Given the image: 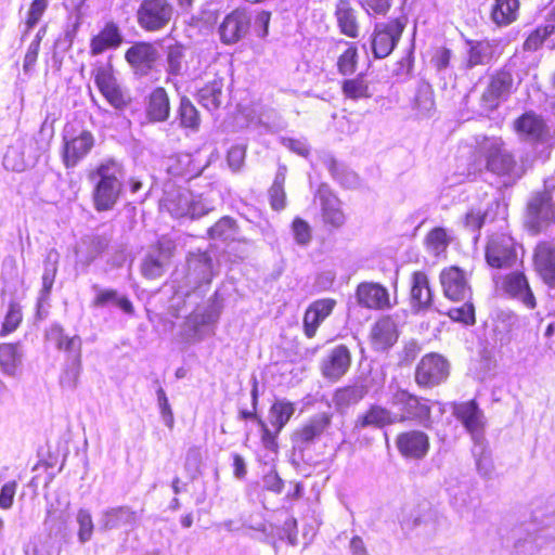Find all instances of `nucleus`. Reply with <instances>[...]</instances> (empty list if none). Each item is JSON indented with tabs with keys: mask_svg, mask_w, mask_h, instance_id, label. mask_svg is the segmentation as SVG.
Instances as JSON below:
<instances>
[{
	"mask_svg": "<svg viewBox=\"0 0 555 555\" xmlns=\"http://www.w3.org/2000/svg\"><path fill=\"white\" fill-rule=\"evenodd\" d=\"M476 155L485 162L486 170L499 177L505 186L515 184L525 173L524 167L500 137L477 140Z\"/></svg>",
	"mask_w": 555,
	"mask_h": 555,
	"instance_id": "obj_1",
	"label": "nucleus"
},
{
	"mask_svg": "<svg viewBox=\"0 0 555 555\" xmlns=\"http://www.w3.org/2000/svg\"><path fill=\"white\" fill-rule=\"evenodd\" d=\"M121 167L114 160L101 164L92 179L95 181L92 199L96 211H107L116 205L121 190Z\"/></svg>",
	"mask_w": 555,
	"mask_h": 555,
	"instance_id": "obj_2",
	"label": "nucleus"
},
{
	"mask_svg": "<svg viewBox=\"0 0 555 555\" xmlns=\"http://www.w3.org/2000/svg\"><path fill=\"white\" fill-rule=\"evenodd\" d=\"M160 206L175 218H201L211 210L202 195H195L190 190L182 188L166 191Z\"/></svg>",
	"mask_w": 555,
	"mask_h": 555,
	"instance_id": "obj_3",
	"label": "nucleus"
},
{
	"mask_svg": "<svg viewBox=\"0 0 555 555\" xmlns=\"http://www.w3.org/2000/svg\"><path fill=\"white\" fill-rule=\"evenodd\" d=\"M47 150V142L35 137H24L8 147L3 166L8 170L22 172L34 167Z\"/></svg>",
	"mask_w": 555,
	"mask_h": 555,
	"instance_id": "obj_4",
	"label": "nucleus"
},
{
	"mask_svg": "<svg viewBox=\"0 0 555 555\" xmlns=\"http://www.w3.org/2000/svg\"><path fill=\"white\" fill-rule=\"evenodd\" d=\"M390 404L399 411V413H395L397 423L415 421L429 427L431 409L428 405V400L412 395L405 389L397 388L391 393Z\"/></svg>",
	"mask_w": 555,
	"mask_h": 555,
	"instance_id": "obj_5",
	"label": "nucleus"
},
{
	"mask_svg": "<svg viewBox=\"0 0 555 555\" xmlns=\"http://www.w3.org/2000/svg\"><path fill=\"white\" fill-rule=\"evenodd\" d=\"M173 14L175 8L168 0H142L137 10V22L145 31H162L170 24Z\"/></svg>",
	"mask_w": 555,
	"mask_h": 555,
	"instance_id": "obj_6",
	"label": "nucleus"
},
{
	"mask_svg": "<svg viewBox=\"0 0 555 555\" xmlns=\"http://www.w3.org/2000/svg\"><path fill=\"white\" fill-rule=\"evenodd\" d=\"M514 77L511 69L503 67L491 76L489 83L479 100V113L489 114L512 93Z\"/></svg>",
	"mask_w": 555,
	"mask_h": 555,
	"instance_id": "obj_7",
	"label": "nucleus"
},
{
	"mask_svg": "<svg viewBox=\"0 0 555 555\" xmlns=\"http://www.w3.org/2000/svg\"><path fill=\"white\" fill-rule=\"evenodd\" d=\"M94 146V137L88 130L75 131L66 127L61 151L62 162L69 169L76 167Z\"/></svg>",
	"mask_w": 555,
	"mask_h": 555,
	"instance_id": "obj_8",
	"label": "nucleus"
},
{
	"mask_svg": "<svg viewBox=\"0 0 555 555\" xmlns=\"http://www.w3.org/2000/svg\"><path fill=\"white\" fill-rule=\"evenodd\" d=\"M555 223V203L547 190L537 193L527 206V224L535 233Z\"/></svg>",
	"mask_w": 555,
	"mask_h": 555,
	"instance_id": "obj_9",
	"label": "nucleus"
},
{
	"mask_svg": "<svg viewBox=\"0 0 555 555\" xmlns=\"http://www.w3.org/2000/svg\"><path fill=\"white\" fill-rule=\"evenodd\" d=\"M452 413L464 428L469 433L474 442L486 440V416L475 400L455 402L452 405Z\"/></svg>",
	"mask_w": 555,
	"mask_h": 555,
	"instance_id": "obj_10",
	"label": "nucleus"
},
{
	"mask_svg": "<svg viewBox=\"0 0 555 555\" xmlns=\"http://www.w3.org/2000/svg\"><path fill=\"white\" fill-rule=\"evenodd\" d=\"M487 263L496 269L509 268L517 261L515 241L507 234H493L486 247Z\"/></svg>",
	"mask_w": 555,
	"mask_h": 555,
	"instance_id": "obj_11",
	"label": "nucleus"
},
{
	"mask_svg": "<svg viewBox=\"0 0 555 555\" xmlns=\"http://www.w3.org/2000/svg\"><path fill=\"white\" fill-rule=\"evenodd\" d=\"M449 376V363L438 353L425 354L415 370V382L421 387H435Z\"/></svg>",
	"mask_w": 555,
	"mask_h": 555,
	"instance_id": "obj_12",
	"label": "nucleus"
},
{
	"mask_svg": "<svg viewBox=\"0 0 555 555\" xmlns=\"http://www.w3.org/2000/svg\"><path fill=\"white\" fill-rule=\"evenodd\" d=\"M253 16L246 9H235L227 14L219 25L218 33L224 44H234L244 39L251 27Z\"/></svg>",
	"mask_w": 555,
	"mask_h": 555,
	"instance_id": "obj_13",
	"label": "nucleus"
},
{
	"mask_svg": "<svg viewBox=\"0 0 555 555\" xmlns=\"http://www.w3.org/2000/svg\"><path fill=\"white\" fill-rule=\"evenodd\" d=\"M404 25L399 20L377 23L372 38V50L377 59L388 56L395 49L403 31Z\"/></svg>",
	"mask_w": 555,
	"mask_h": 555,
	"instance_id": "obj_14",
	"label": "nucleus"
},
{
	"mask_svg": "<svg viewBox=\"0 0 555 555\" xmlns=\"http://www.w3.org/2000/svg\"><path fill=\"white\" fill-rule=\"evenodd\" d=\"M351 353L347 346L338 345L331 349L321 362V371L325 378L337 382L349 370Z\"/></svg>",
	"mask_w": 555,
	"mask_h": 555,
	"instance_id": "obj_15",
	"label": "nucleus"
},
{
	"mask_svg": "<svg viewBox=\"0 0 555 555\" xmlns=\"http://www.w3.org/2000/svg\"><path fill=\"white\" fill-rule=\"evenodd\" d=\"M534 269L548 288L555 289V244L541 242L534 248Z\"/></svg>",
	"mask_w": 555,
	"mask_h": 555,
	"instance_id": "obj_16",
	"label": "nucleus"
},
{
	"mask_svg": "<svg viewBox=\"0 0 555 555\" xmlns=\"http://www.w3.org/2000/svg\"><path fill=\"white\" fill-rule=\"evenodd\" d=\"M94 81L103 96L115 108L121 109L126 106L122 92L117 86L109 65H100L93 70Z\"/></svg>",
	"mask_w": 555,
	"mask_h": 555,
	"instance_id": "obj_17",
	"label": "nucleus"
},
{
	"mask_svg": "<svg viewBox=\"0 0 555 555\" xmlns=\"http://www.w3.org/2000/svg\"><path fill=\"white\" fill-rule=\"evenodd\" d=\"M159 54L153 43L137 42L125 54L127 62L137 74L147 75L156 63Z\"/></svg>",
	"mask_w": 555,
	"mask_h": 555,
	"instance_id": "obj_18",
	"label": "nucleus"
},
{
	"mask_svg": "<svg viewBox=\"0 0 555 555\" xmlns=\"http://www.w3.org/2000/svg\"><path fill=\"white\" fill-rule=\"evenodd\" d=\"M220 317L219 310L214 306L192 312L184 322V328L189 337L202 340L208 333V328L214 326Z\"/></svg>",
	"mask_w": 555,
	"mask_h": 555,
	"instance_id": "obj_19",
	"label": "nucleus"
},
{
	"mask_svg": "<svg viewBox=\"0 0 555 555\" xmlns=\"http://www.w3.org/2000/svg\"><path fill=\"white\" fill-rule=\"evenodd\" d=\"M371 343L376 351H386L399 338L398 324L390 315L378 319L371 328Z\"/></svg>",
	"mask_w": 555,
	"mask_h": 555,
	"instance_id": "obj_20",
	"label": "nucleus"
},
{
	"mask_svg": "<svg viewBox=\"0 0 555 555\" xmlns=\"http://www.w3.org/2000/svg\"><path fill=\"white\" fill-rule=\"evenodd\" d=\"M440 282L446 297L451 300H465L470 296V287L465 274L456 267L443 270L440 274Z\"/></svg>",
	"mask_w": 555,
	"mask_h": 555,
	"instance_id": "obj_21",
	"label": "nucleus"
},
{
	"mask_svg": "<svg viewBox=\"0 0 555 555\" xmlns=\"http://www.w3.org/2000/svg\"><path fill=\"white\" fill-rule=\"evenodd\" d=\"M399 452L410 459H423L429 450V438L421 430L400 434L396 440Z\"/></svg>",
	"mask_w": 555,
	"mask_h": 555,
	"instance_id": "obj_22",
	"label": "nucleus"
},
{
	"mask_svg": "<svg viewBox=\"0 0 555 555\" xmlns=\"http://www.w3.org/2000/svg\"><path fill=\"white\" fill-rule=\"evenodd\" d=\"M515 129L520 137L535 143H544L550 137L544 120L534 113H525L516 119Z\"/></svg>",
	"mask_w": 555,
	"mask_h": 555,
	"instance_id": "obj_23",
	"label": "nucleus"
},
{
	"mask_svg": "<svg viewBox=\"0 0 555 555\" xmlns=\"http://www.w3.org/2000/svg\"><path fill=\"white\" fill-rule=\"evenodd\" d=\"M359 305L369 309L383 310L390 308L389 293L378 283L364 282L357 288Z\"/></svg>",
	"mask_w": 555,
	"mask_h": 555,
	"instance_id": "obj_24",
	"label": "nucleus"
},
{
	"mask_svg": "<svg viewBox=\"0 0 555 555\" xmlns=\"http://www.w3.org/2000/svg\"><path fill=\"white\" fill-rule=\"evenodd\" d=\"M25 358L24 346L21 343L0 344V371L8 377L22 374Z\"/></svg>",
	"mask_w": 555,
	"mask_h": 555,
	"instance_id": "obj_25",
	"label": "nucleus"
},
{
	"mask_svg": "<svg viewBox=\"0 0 555 555\" xmlns=\"http://www.w3.org/2000/svg\"><path fill=\"white\" fill-rule=\"evenodd\" d=\"M138 521L137 513L127 505L106 508L99 519L100 530L111 531L122 527H133Z\"/></svg>",
	"mask_w": 555,
	"mask_h": 555,
	"instance_id": "obj_26",
	"label": "nucleus"
},
{
	"mask_svg": "<svg viewBox=\"0 0 555 555\" xmlns=\"http://www.w3.org/2000/svg\"><path fill=\"white\" fill-rule=\"evenodd\" d=\"M503 288L505 293L521 301L528 309H533L537 306L534 295L524 273L507 274L503 281Z\"/></svg>",
	"mask_w": 555,
	"mask_h": 555,
	"instance_id": "obj_27",
	"label": "nucleus"
},
{
	"mask_svg": "<svg viewBox=\"0 0 555 555\" xmlns=\"http://www.w3.org/2000/svg\"><path fill=\"white\" fill-rule=\"evenodd\" d=\"M46 337L57 350L66 352L67 359L81 357V338L78 335L68 336L60 324H52L47 330Z\"/></svg>",
	"mask_w": 555,
	"mask_h": 555,
	"instance_id": "obj_28",
	"label": "nucleus"
},
{
	"mask_svg": "<svg viewBox=\"0 0 555 555\" xmlns=\"http://www.w3.org/2000/svg\"><path fill=\"white\" fill-rule=\"evenodd\" d=\"M212 278L211 260L206 255L192 257L188 260L186 285L196 291L203 284H209Z\"/></svg>",
	"mask_w": 555,
	"mask_h": 555,
	"instance_id": "obj_29",
	"label": "nucleus"
},
{
	"mask_svg": "<svg viewBox=\"0 0 555 555\" xmlns=\"http://www.w3.org/2000/svg\"><path fill=\"white\" fill-rule=\"evenodd\" d=\"M318 196L321 203L322 217L325 223L340 228L346 222L341 202L327 188H320Z\"/></svg>",
	"mask_w": 555,
	"mask_h": 555,
	"instance_id": "obj_30",
	"label": "nucleus"
},
{
	"mask_svg": "<svg viewBox=\"0 0 555 555\" xmlns=\"http://www.w3.org/2000/svg\"><path fill=\"white\" fill-rule=\"evenodd\" d=\"M367 378H359L354 384L339 388L335 391L333 401L339 411L359 403L370 391Z\"/></svg>",
	"mask_w": 555,
	"mask_h": 555,
	"instance_id": "obj_31",
	"label": "nucleus"
},
{
	"mask_svg": "<svg viewBox=\"0 0 555 555\" xmlns=\"http://www.w3.org/2000/svg\"><path fill=\"white\" fill-rule=\"evenodd\" d=\"M334 306L333 299L317 300L309 306L304 317V331L308 338L314 337L318 327L331 314Z\"/></svg>",
	"mask_w": 555,
	"mask_h": 555,
	"instance_id": "obj_32",
	"label": "nucleus"
},
{
	"mask_svg": "<svg viewBox=\"0 0 555 555\" xmlns=\"http://www.w3.org/2000/svg\"><path fill=\"white\" fill-rule=\"evenodd\" d=\"M412 111L420 118H429L436 111L434 90L430 83L420 80L412 98Z\"/></svg>",
	"mask_w": 555,
	"mask_h": 555,
	"instance_id": "obj_33",
	"label": "nucleus"
},
{
	"mask_svg": "<svg viewBox=\"0 0 555 555\" xmlns=\"http://www.w3.org/2000/svg\"><path fill=\"white\" fill-rule=\"evenodd\" d=\"M528 539L537 548H543L555 542V514L540 521L535 519L527 525Z\"/></svg>",
	"mask_w": 555,
	"mask_h": 555,
	"instance_id": "obj_34",
	"label": "nucleus"
},
{
	"mask_svg": "<svg viewBox=\"0 0 555 555\" xmlns=\"http://www.w3.org/2000/svg\"><path fill=\"white\" fill-rule=\"evenodd\" d=\"M433 295L428 278L424 272H414L411 285L412 309L418 313L428 310L431 306Z\"/></svg>",
	"mask_w": 555,
	"mask_h": 555,
	"instance_id": "obj_35",
	"label": "nucleus"
},
{
	"mask_svg": "<svg viewBox=\"0 0 555 555\" xmlns=\"http://www.w3.org/2000/svg\"><path fill=\"white\" fill-rule=\"evenodd\" d=\"M467 68L488 65L495 57L496 44L490 40H467Z\"/></svg>",
	"mask_w": 555,
	"mask_h": 555,
	"instance_id": "obj_36",
	"label": "nucleus"
},
{
	"mask_svg": "<svg viewBox=\"0 0 555 555\" xmlns=\"http://www.w3.org/2000/svg\"><path fill=\"white\" fill-rule=\"evenodd\" d=\"M122 42V36L118 26L108 22L104 28L90 41L91 55H99L107 49H116Z\"/></svg>",
	"mask_w": 555,
	"mask_h": 555,
	"instance_id": "obj_37",
	"label": "nucleus"
},
{
	"mask_svg": "<svg viewBox=\"0 0 555 555\" xmlns=\"http://www.w3.org/2000/svg\"><path fill=\"white\" fill-rule=\"evenodd\" d=\"M396 423L397 418L395 413L384 406L373 404L365 413L358 416L354 426L358 429L366 427L383 428Z\"/></svg>",
	"mask_w": 555,
	"mask_h": 555,
	"instance_id": "obj_38",
	"label": "nucleus"
},
{
	"mask_svg": "<svg viewBox=\"0 0 555 555\" xmlns=\"http://www.w3.org/2000/svg\"><path fill=\"white\" fill-rule=\"evenodd\" d=\"M335 16L340 31L350 37L357 38L359 35V24L357 11L352 8L349 0H338L335 8Z\"/></svg>",
	"mask_w": 555,
	"mask_h": 555,
	"instance_id": "obj_39",
	"label": "nucleus"
},
{
	"mask_svg": "<svg viewBox=\"0 0 555 555\" xmlns=\"http://www.w3.org/2000/svg\"><path fill=\"white\" fill-rule=\"evenodd\" d=\"M92 288L96 293L92 302L94 307H105L112 304L126 314L132 315L134 313L133 305L129 298L120 295L116 289H102L98 285H93Z\"/></svg>",
	"mask_w": 555,
	"mask_h": 555,
	"instance_id": "obj_40",
	"label": "nucleus"
},
{
	"mask_svg": "<svg viewBox=\"0 0 555 555\" xmlns=\"http://www.w3.org/2000/svg\"><path fill=\"white\" fill-rule=\"evenodd\" d=\"M146 113L153 121H165L169 117L170 103L166 90L158 87L149 96Z\"/></svg>",
	"mask_w": 555,
	"mask_h": 555,
	"instance_id": "obj_41",
	"label": "nucleus"
},
{
	"mask_svg": "<svg viewBox=\"0 0 555 555\" xmlns=\"http://www.w3.org/2000/svg\"><path fill=\"white\" fill-rule=\"evenodd\" d=\"M331 417L325 414H319L311 418L295 434V440L300 444H309L319 438L324 430L328 427Z\"/></svg>",
	"mask_w": 555,
	"mask_h": 555,
	"instance_id": "obj_42",
	"label": "nucleus"
},
{
	"mask_svg": "<svg viewBox=\"0 0 555 555\" xmlns=\"http://www.w3.org/2000/svg\"><path fill=\"white\" fill-rule=\"evenodd\" d=\"M518 324V317L509 310H500L495 314L493 332L501 345L512 339V332Z\"/></svg>",
	"mask_w": 555,
	"mask_h": 555,
	"instance_id": "obj_43",
	"label": "nucleus"
},
{
	"mask_svg": "<svg viewBox=\"0 0 555 555\" xmlns=\"http://www.w3.org/2000/svg\"><path fill=\"white\" fill-rule=\"evenodd\" d=\"M451 504L459 511L470 508L475 503L474 488L469 482L459 481L448 488Z\"/></svg>",
	"mask_w": 555,
	"mask_h": 555,
	"instance_id": "obj_44",
	"label": "nucleus"
},
{
	"mask_svg": "<svg viewBox=\"0 0 555 555\" xmlns=\"http://www.w3.org/2000/svg\"><path fill=\"white\" fill-rule=\"evenodd\" d=\"M518 10V0H495L491 18L496 25L506 26L516 21Z\"/></svg>",
	"mask_w": 555,
	"mask_h": 555,
	"instance_id": "obj_45",
	"label": "nucleus"
},
{
	"mask_svg": "<svg viewBox=\"0 0 555 555\" xmlns=\"http://www.w3.org/2000/svg\"><path fill=\"white\" fill-rule=\"evenodd\" d=\"M223 82L221 79H214L198 90L197 99L202 106L208 111H215L221 105Z\"/></svg>",
	"mask_w": 555,
	"mask_h": 555,
	"instance_id": "obj_46",
	"label": "nucleus"
},
{
	"mask_svg": "<svg viewBox=\"0 0 555 555\" xmlns=\"http://www.w3.org/2000/svg\"><path fill=\"white\" fill-rule=\"evenodd\" d=\"M57 259L59 255L56 251L51 250L48 254L42 274V288L38 297V307H41V305L49 299L57 271Z\"/></svg>",
	"mask_w": 555,
	"mask_h": 555,
	"instance_id": "obj_47",
	"label": "nucleus"
},
{
	"mask_svg": "<svg viewBox=\"0 0 555 555\" xmlns=\"http://www.w3.org/2000/svg\"><path fill=\"white\" fill-rule=\"evenodd\" d=\"M478 474L485 479H491L494 473V465L486 440L474 442L472 449Z\"/></svg>",
	"mask_w": 555,
	"mask_h": 555,
	"instance_id": "obj_48",
	"label": "nucleus"
},
{
	"mask_svg": "<svg viewBox=\"0 0 555 555\" xmlns=\"http://www.w3.org/2000/svg\"><path fill=\"white\" fill-rule=\"evenodd\" d=\"M178 115L181 127L192 131L198 130L201 125L199 113L186 96L181 98Z\"/></svg>",
	"mask_w": 555,
	"mask_h": 555,
	"instance_id": "obj_49",
	"label": "nucleus"
},
{
	"mask_svg": "<svg viewBox=\"0 0 555 555\" xmlns=\"http://www.w3.org/2000/svg\"><path fill=\"white\" fill-rule=\"evenodd\" d=\"M295 412V406L288 401H276L270 409V422L280 431Z\"/></svg>",
	"mask_w": 555,
	"mask_h": 555,
	"instance_id": "obj_50",
	"label": "nucleus"
},
{
	"mask_svg": "<svg viewBox=\"0 0 555 555\" xmlns=\"http://www.w3.org/2000/svg\"><path fill=\"white\" fill-rule=\"evenodd\" d=\"M81 374V357L67 359L65 369L63 370L60 384L63 388L74 390L79 382Z\"/></svg>",
	"mask_w": 555,
	"mask_h": 555,
	"instance_id": "obj_51",
	"label": "nucleus"
},
{
	"mask_svg": "<svg viewBox=\"0 0 555 555\" xmlns=\"http://www.w3.org/2000/svg\"><path fill=\"white\" fill-rule=\"evenodd\" d=\"M236 233V223L230 217H222L208 230L210 238L222 241L234 240Z\"/></svg>",
	"mask_w": 555,
	"mask_h": 555,
	"instance_id": "obj_52",
	"label": "nucleus"
},
{
	"mask_svg": "<svg viewBox=\"0 0 555 555\" xmlns=\"http://www.w3.org/2000/svg\"><path fill=\"white\" fill-rule=\"evenodd\" d=\"M343 92L351 100L371 98L369 85L361 75L356 78L345 80L343 83Z\"/></svg>",
	"mask_w": 555,
	"mask_h": 555,
	"instance_id": "obj_53",
	"label": "nucleus"
},
{
	"mask_svg": "<svg viewBox=\"0 0 555 555\" xmlns=\"http://www.w3.org/2000/svg\"><path fill=\"white\" fill-rule=\"evenodd\" d=\"M425 241L428 250L435 256H439L441 253L446 251L447 247L449 246L450 236L448 235L446 229L435 228L427 234Z\"/></svg>",
	"mask_w": 555,
	"mask_h": 555,
	"instance_id": "obj_54",
	"label": "nucleus"
},
{
	"mask_svg": "<svg viewBox=\"0 0 555 555\" xmlns=\"http://www.w3.org/2000/svg\"><path fill=\"white\" fill-rule=\"evenodd\" d=\"M167 67L166 70L170 76H179L184 72V51L180 44H173L167 51Z\"/></svg>",
	"mask_w": 555,
	"mask_h": 555,
	"instance_id": "obj_55",
	"label": "nucleus"
},
{
	"mask_svg": "<svg viewBox=\"0 0 555 555\" xmlns=\"http://www.w3.org/2000/svg\"><path fill=\"white\" fill-rule=\"evenodd\" d=\"M167 264L168 262L166 260L154 251H151L142 263V274L147 279H157L164 274Z\"/></svg>",
	"mask_w": 555,
	"mask_h": 555,
	"instance_id": "obj_56",
	"label": "nucleus"
},
{
	"mask_svg": "<svg viewBox=\"0 0 555 555\" xmlns=\"http://www.w3.org/2000/svg\"><path fill=\"white\" fill-rule=\"evenodd\" d=\"M49 5V0H33L25 20V30L23 33V38L29 34L31 29L40 22L44 12L47 11Z\"/></svg>",
	"mask_w": 555,
	"mask_h": 555,
	"instance_id": "obj_57",
	"label": "nucleus"
},
{
	"mask_svg": "<svg viewBox=\"0 0 555 555\" xmlns=\"http://www.w3.org/2000/svg\"><path fill=\"white\" fill-rule=\"evenodd\" d=\"M76 521L78 524V541L85 544L91 540L94 530L91 513L86 508L78 509Z\"/></svg>",
	"mask_w": 555,
	"mask_h": 555,
	"instance_id": "obj_58",
	"label": "nucleus"
},
{
	"mask_svg": "<svg viewBox=\"0 0 555 555\" xmlns=\"http://www.w3.org/2000/svg\"><path fill=\"white\" fill-rule=\"evenodd\" d=\"M555 26L554 25H545L538 27L535 30H533L525 40L524 42V49L526 51H535L538 50L544 40L554 33Z\"/></svg>",
	"mask_w": 555,
	"mask_h": 555,
	"instance_id": "obj_59",
	"label": "nucleus"
},
{
	"mask_svg": "<svg viewBox=\"0 0 555 555\" xmlns=\"http://www.w3.org/2000/svg\"><path fill=\"white\" fill-rule=\"evenodd\" d=\"M21 322H22L21 306L15 301H11L9 305V309H8L7 315L4 318L3 324H2L0 335L5 336V335L14 332Z\"/></svg>",
	"mask_w": 555,
	"mask_h": 555,
	"instance_id": "obj_60",
	"label": "nucleus"
},
{
	"mask_svg": "<svg viewBox=\"0 0 555 555\" xmlns=\"http://www.w3.org/2000/svg\"><path fill=\"white\" fill-rule=\"evenodd\" d=\"M358 63V51L354 46H350L338 59L337 67L341 75H351L356 72Z\"/></svg>",
	"mask_w": 555,
	"mask_h": 555,
	"instance_id": "obj_61",
	"label": "nucleus"
},
{
	"mask_svg": "<svg viewBox=\"0 0 555 555\" xmlns=\"http://www.w3.org/2000/svg\"><path fill=\"white\" fill-rule=\"evenodd\" d=\"M448 315L453 321L461 322L466 325L475 323V308L470 302H465L461 307L450 309Z\"/></svg>",
	"mask_w": 555,
	"mask_h": 555,
	"instance_id": "obj_62",
	"label": "nucleus"
},
{
	"mask_svg": "<svg viewBox=\"0 0 555 555\" xmlns=\"http://www.w3.org/2000/svg\"><path fill=\"white\" fill-rule=\"evenodd\" d=\"M359 4L367 15L385 16L392 5V0H359Z\"/></svg>",
	"mask_w": 555,
	"mask_h": 555,
	"instance_id": "obj_63",
	"label": "nucleus"
},
{
	"mask_svg": "<svg viewBox=\"0 0 555 555\" xmlns=\"http://www.w3.org/2000/svg\"><path fill=\"white\" fill-rule=\"evenodd\" d=\"M292 229L297 244L305 246L311 241V228L304 219L296 218L293 221Z\"/></svg>",
	"mask_w": 555,
	"mask_h": 555,
	"instance_id": "obj_64",
	"label": "nucleus"
}]
</instances>
